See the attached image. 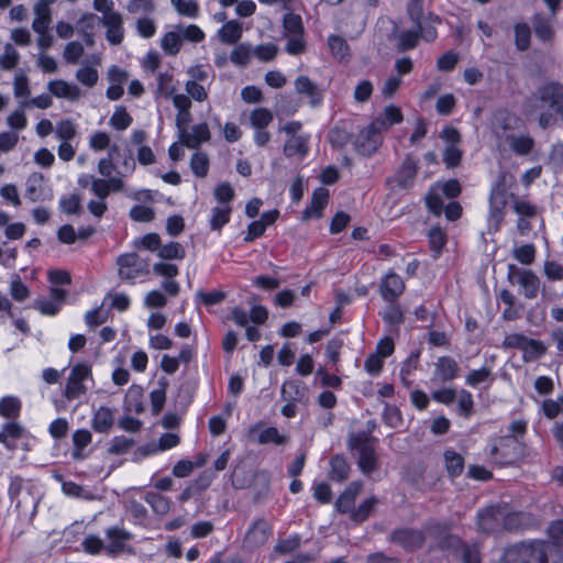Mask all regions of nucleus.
Instances as JSON below:
<instances>
[{
	"label": "nucleus",
	"mask_w": 563,
	"mask_h": 563,
	"mask_svg": "<svg viewBox=\"0 0 563 563\" xmlns=\"http://www.w3.org/2000/svg\"><path fill=\"white\" fill-rule=\"evenodd\" d=\"M499 563H563V550L545 540L518 542L505 549Z\"/></svg>",
	"instance_id": "obj_1"
},
{
	"label": "nucleus",
	"mask_w": 563,
	"mask_h": 563,
	"mask_svg": "<svg viewBox=\"0 0 563 563\" xmlns=\"http://www.w3.org/2000/svg\"><path fill=\"white\" fill-rule=\"evenodd\" d=\"M375 441L376 439L365 431L352 433L347 440L349 449L358 452L357 466L366 476H369L378 467V459L373 444Z\"/></svg>",
	"instance_id": "obj_2"
},
{
	"label": "nucleus",
	"mask_w": 563,
	"mask_h": 563,
	"mask_svg": "<svg viewBox=\"0 0 563 563\" xmlns=\"http://www.w3.org/2000/svg\"><path fill=\"white\" fill-rule=\"evenodd\" d=\"M523 443L517 441L514 437H498L489 448L490 460L500 465H511L519 461L523 455Z\"/></svg>",
	"instance_id": "obj_3"
},
{
	"label": "nucleus",
	"mask_w": 563,
	"mask_h": 563,
	"mask_svg": "<svg viewBox=\"0 0 563 563\" xmlns=\"http://www.w3.org/2000/svg\"><path fill=\"white\" fill-rule=\"evenodd\" d=\"M508 178L515 180L512 175L500 173L489 192V219L495 222L496 229H498L505 217L507 190L511 186V184L508 183Z\"/></svg>",
	"instance_id": "obj_4"
},
{
	"label": "nucleus",
	"mask_w": 563,
	"mask_h": 563,
	"mask_svg": "<svg viewBox=\"0 0 563 563\" xmlns=\"http://www.w3.org/2000/svg\"><path fill=\"white\" fill-rule=\"evenodd\" d=\"M117 265L120 279L132 284L136 278L150 274V260L141 257L137 253L121 254L117 258Z\"/></svg>",
	"instance_id": "obj_5"
},
{
	"label": "nucleus",
	"mask_w": 563,
	"mask_h": 563,
	"mask_svg": "<svg viewBox=\"0 0 563 563\" xmlns=\"http://www.w3.org/2000/svg\"><path fill=\"white\" fill-rule=\"evenodd\" d=\"M384 124L380 120H374L366 129L360 131L353 145L354 150L362 156L373 155L382 143L380 132Z\"/></svg>",
	"instance_id": "obj_6"
},
{
	"label": "nucleus",
	"mask_w": 563,
	"mask_h": 563,
	"mask_svg": "<svg viewBox=\"0 0 563 563\" xmlns=\"http://www.w3.org/2000/svg\"><path fill=\"white\" fill-rule=\"evenodd\" d=\"M418 168V161L408 154L401 165L396 169L395 174L387 179V184L393 189H409L413 186Z\"/></svg>",
	"instance_id": "obj_7"
},
{
	"label": "nucleus",
	"mask_w": 563,
	"mask_h": 563,
	"mask_svg": "<svg viewBox=\"0 0 563 563\" xmlns=\"http://www.w3.org/2000/svg\"><path fill=\"white\" fill-rule=\"evenodd\" d=\"M91 377V368L85 363H78L71 367L70 374L67 378L64 396L68 400H75L86 394L87 388L84 380Z\"/></svg>",
	"instance_id": "obj_8"
},
{
	"label": "nucleus",
	"mask_w": 563,
	"mask_h": 563,
	"mask_svg": "<svg viewBox=\"0 0 563 563\" xmlns=\"http://www.w3.org/2000/svg\"><path fill=\"white\" fill-rule=\"evenodd\" d=\"M389 541L400 545L407 552H413L423 547L426 533L416 528H397L390 533Z\"/></svg>",
	"instance_id": "obj_9"
},
{
	"label": "nucleus",
	"mask_w": 563,
	"mask_h": 563,
	"mask_svg": "<svg viewBox=\"0 0 563 563\" xmlns=\"http://www.w3.org/2000/svg\"><path fill=\"white\" fill-rule=\"evenodd\" d=\"M508 278L511 283L516 279L517 284L523 289V296L527 299H533L538 296L540 289L539 277L530 269H519L516 265L508 266Z\"/></svg>",
	"instance_id": "obj_10"
},
{
	"label": "nucleus",
	"mask_w": 563,
	"mask_h": 563,
	"mask_svg": "<svg viewBox=\"0 0 563 563\" xmlns=\"http://www.w3.org/2000/svg\"><path fill=\"white\" fill-rule=\"evenodd\" d=\"M104 533L109 541L104 551L109 556L114 558L123 552H132V549L126 544L133 538L131 532L119 526H113L106 529Z\"/></svg>",
	"instance_id": "obj_11"
},
{
	"label": "nucleus",
	"mask_w": 563,
	"mask_h": 563,
	"mask_svg": "<svg viewBox=\"0 0 563 563\" xmlns=\"http://www.w3.org/2000/svg\"><path fill=\"white\" fill-rule=\"evenodd\" d=\"M503 508L498 506H490L483 509L477 515L478 530L494 534L503 531Z\"/></svg>",
	"instance_id": "obj_12"
},
{
	"label": "nucleus",
	"mask_w": 563,
	"mask_h": 563,
	"mask_svg": "<svg viewBox=\"0 0 563 563\" xmlns=\"http://www.w3.org/2000/svg\"><path fill=\"white\" fill-rule=\"evenodd\" d=\"M405 291L402 278L395 272H389L379 284V294L386 302H396Z\"/></svg>",
	"instance_id": "obj_13"
},
{
	"label": "nucleus",
	"mask_w": 563,
	"mask_h": 563,
	"mask_svg": "<svg viewBox=\"0 0 563 563\" xmlns=\"http://www.w3.org/2000/svg\"><path fill=\"white\" fill-rule=\"evenodd\" d=\"M272 534V526L265 519L258 518L249 528L245 542L252 548H258L264 545Z\"/></svg>",
	"instance_id": "obj_14"
},
{
	"label": "nucleus",
	"mask_w": 563,
	"mask_h": 563,
	"mask_svg": "<svg viewBox=\"0 0 563 563\" xmlns=\"http://www.w3.org/2000/svg\"><path fill=\"white\" fill-rule=\"evenodd\" d=\"M294 84L296 92L306 96L312 108H317L322 103L323 92L309 77L298 76Z\"/></svg>",
	"instance_id": "obj_15"
},
{
	"label": "nucleus",
	"mask_w": 563,
	"mask_h": 563,
	"mask_svg": "<svg viewBox=\"0 0 563 563\" xmlns=\"http://www.w3.org/2000/svg\"><path fill=\"white\" fill-rule=\"evenodd\" d=\"M100 22L107 27L106 37L109 43L112 45L121 44L124 37L122 15L119 12L103 15Z\"/></svg>",
	"instance_id": "obj_16"
},
{
	"label": "nucleus",
	"mask_w": 563,
	"mask_h": 563,
	"mask_svg": "<svg viewBox=\"0 0 563 563\" xmlns=\"http://www.w3.org/2000/svg\"><path fill=\"white\" fill-rule=\"evenodd\" d=\"M363 487L362 482H351L335 500L334 508L340 514H347L354 510V503Z\"/></svg>",
	"instance_id": "obj_17"
},
{
	"label": "nucleus",
	"mask_w": 563,
	"mask_h": 563,
	"mask_svg": "<svg viewBox=\"0 0 563 563\" xmlns=\"http://www.w3.org/2000/svg\"><path fill=\"white\" fill-rule=\"evenodd\" d=\"M534 96L540 102L553 109L563 97V85L558 81L547 82L537 89Z\"/></svg>",
	"instance_id": "obj_18"
},
{
	"label": "nucleus",
	"mask_w": 563,
	"mask_h": 563,
	"mask_svg": "<svg viewBox=\"0 0 563 563\" xmlns=\"http://www.w3.org/2000/svg\"><path fill=\"white\" fill-rule=\"evenodd\" d=\"M434 366L433 377L442 383L451 382L459 376V364L451 356L439 357Z\"/></svg>",
	"instance_id": "obj_19"
},
{
	"label": "nucleus",
	"mask_w": 563,
	"mask_h": 563,
	"mask_svg": "<svg viewBox=\"0 0 563 563\" xmlns=\"http://www.w3.org/2000/svg\"><path fill=\"white\" fill-rule=\"evenodd\" d=\"M329 201V190L319 187L313 190L310 203L305 208L302 212V219L308 220L310 218H320L322 211Z\"/></svg>",
	"instance_id": "obj_20"
},
{
	"label": "nucleus",
	"mask_w": 563,
	"mask_h": 563,
	"mask_svg": "<svg viewBox=\"0 0 563 563\" xmlns=\"http://www.w3.org/2000/svg\"><path fill=\"white\" fill-rule=\"evenodd\" d=\"M211 133L206 122L192 126L191 132L180 135V142L188 148H198L201 143L209 142Z\"/></svg>",
	"instance_id": "obj_21"
},
{
	"label": "nucleus",
	"mask_w": 563,
	"mask_h": 563,
	"mask_svg": "<svg viewBox=\"0 0 563 563\" xmlns=\"http://www.w3.org/2000/svg\"><path fill=\"white\" fill-rule=\"evenodd\" d=\"M283 153L286 157H295L302 159L309 153V135H292L288 137L284 144Z\"/></svg>",
	"instance_id": "obj_22"
},
{
	"label": "nucleus",
	"mask_w": 563,
	"mask_h": 563,
	"mask_svg": "<svg viewBox=\"0 0 563 563\" xmlns=\"http://www.w3.org/2000/svg\"><path fill=\"white\" fill-rule=\"evenodd\" d=\"M330 470L328 472V478L332 482L343 483L345 482L351 473V465L342 454H334L329 461Z\"/></svg>",
	"instance_id": "obj_23"
},
{
	"label": "nucleus",
	"mask_w": 563,
	"mask_h": 563,
	"mask_svg": "<svg viewBox=\"0 0 563 563\" xmlns=\"http://www.w3.org/2000/svg\"><path fill=\"white\" fill-rule=\"evenodd\" d=\"M114 424V411L106 406L99 407L91 419V428L98 433H108Z\"/></svg>",
	"instance_id": "obj_24"
},
{
	"label": "nucleus",
	"mask_w": 563,
	"mask_h": 563,
	"mask_svg": "<svg viewBox=\"0 0 563 563\" xmlns=\"http://www.w3.org/2000/svg\"><path fill=\"white\" fill-rule=\"evenodd\" d=\"M448 542L455 547V552L463 563H481L479 550L476 545H468L453 536L448 538Z\"/></svg>",
	"instance_id": "obj_25"
},
{
	"label": "nucleus",
	"mask_w": 563,
	"mask_h": 563,
	"mask_svg": "<svg viewBox=\"0 0 563 563\" xmlns=\"http://www.w3.org/2000/svg\"><path fill=\"white\" fill-rule=\"evenodd\" d=\"M242 23L238 20H230L225 22L218 31V37L221 43L233 45L242 37Z\"/></svg>",
	"instance_id": "obj_26"
},
{
	"label": "nucleus",
	"mask_w": 563,
	"mask_h": 563,
	"mask_svg": "<svg viewBox=\"0 0 563 563\" xmlns=\"http://www.w3.org/2000/svg\"><path fill=\"white\" fill-rule=\"evenodd\" d=\"M74 449L71 451V457L76 461H81L87 457L85 448L88 446L92 441V434L87 429H78L73 433L71 437Z\"/></svg>",
	"instance_id": "obj_27"
},
{
	"label": "nucleus",
	"mask_w": 563,
	"mask_h": 563,
	"mask_svg": "<svg viewBox=\"0 0 563 563\" xmlns=\"http://www.w3.org/2000/svg\"><path fill=\"white\" fill-rule=\"evenodd\" d=\"M48 90L52 95L57 98H67L70 100H76L80 96V90L75 85H69L65 80H52L48 82Z\"/></svg>",
	"instance_id": "obj_28"
},
{
	"label": "nucleus",
	"mask_w": 563,
	"mask_h": 563,
	"mask_svg": "<svg viewBox=\"0 0 563 563\" xmlns=\"http://www.w3.org/2000/svg\"><path fill=\"white\" fill-rule=\"evenodd\" d=\"M532 25L534 34L540 41L550 42L554 37V30L550 21L542 13L533 14Z\"/></svg>",
	"instance_id": "obj_29"
},
{
	"label": "nucleus",
	"mask_w": 563,
	"mask_h": 563,
	"mask_svg": "<svg viewBox=\"0 0 563 563\" xmlns=\"http://www.w3.org/2000/svg\"><path fill=\"white\" fill-rule=\"evenodd\" d=\"M443 457L449 476L459 477L464 471V457L451 449L444 451Z\"/></svg>",
	"instance_id": "obj_30"
},
{
	"label": "nucleus",
	"mask_w": 563,
	"mask_h": 563,
	"mask_svg": "<svg viewBox=\"0 0 563 563\" xmlns=\"http://www.w3.org/2000/svg\"><path fill=\"white\" fill-rule=\"evenodd\" d=\"M515 46L519 52H526L531 45V27L526 22H518L514 25Z\"/></svg>",
	"instance_id": "obj_31"
},
{
	"label": "nucleus",
	"mask_w": 563,
	"mask_h": 563,
	"mask_svg": "<svg viewBox=\"0 0 563 563\" xmlns=\"http://www.w3.org/2000/svg\"><path fill=\"white\" fill-rule=\"evenodd\" d=\"M21 401L14 396H4L0 399V416L5 419L15 420L21 412Z\"/></svg>",
	"instance_id": "obj_32"
},
{
	"label": "nucleus",
	"mask_w": 563,
	"mask_h": 563,
	"mask_svg": "<svg viewBox=\"0 0 563 563\" xmlns=\"http://www.w3.org/2000/svg\"><path fill=\"white\" fill-rule=\"evenodd\" d=\"M284 400L299 402L305 397V385L300 380H286L282 386Z\"/></svg>",
	"instance_id": "obj_33"
},
{
	"label": "nucleus",
	"mask_w": 563,
	"mask_h": 563,
	"mask_svg": "<svg viewBox=\"0 0 563 563\" xmlns=\"http://www.w3.org/2000/svg\"><path fill=\"white\" fill-rule=\"evenodd\" d=\"M231 212L232 207L230 205L212 208L209 220L210 229L220 231L230 221Z\"/></svg>",
	"instance_id": "obj_34"
},
{
	"label": "nucleus",
	"mask_w": 563,
	"mask_h": 563,
	"mask_svg": "<svg viewBox=\"0 0 563 563\" xmlns=\"http://www.w3.org/2000/svg\"><path fill=\"white\" fill-rule=\"evenodd\" d=\"M210 166L209 156L206 152L197 151L190 158V169L198 178H205L208 175Z\"/></svg>",
	"instance_id": "obj_35"
},
{
	"label": "nucleus",
	"mask_w": 563,
	"mask_h": 563,
	"mask_svg": "<svg viewBox=\"0 0 563 563\" xmlns=\"http://www.w3.org/2000/svg\"><path fill=\"white\" fill-rule=\"evenodd\" d=\"M508 140L511 151L520 156L530 154L534 147V140L530 135H511Z\"/></svg>",
	"instance_id": "obj_36"
},
{
	"label": "nucleus",
	"mask_w": 563,
	"mask_h": 563,
	"mask_svg": "<svg viewBox=\"0 0 563 563\" xmlns=\"http://www.w3.org/2000/svg\"><path fill=\"white\" fill-rule=\"evenodd\" d=\"M495 123L503 132L516 130L519 128L521 120L515 113L508 110H499L495 114Z\"/></svg>",
	"instance_id": "obj_37"
},
{
	"label": "nucleus",
	"mask_w": 563,
	"mask_h": 563,
	"mask_svg": "<svg viewBox=\"0 0 563 563\" xmlns=\"http://www.w3.org/2000/svg\"><path fill=\"white\" fill-rule=\"evenodd\" d=\"M144 499L156 515L165 516L170 509V500L156 492H147Z\"/></svg>",
	"instance_id": "obj_38"
},
{
	"label": "nucleus",
	"mask_w": 563,
	"mask_h": 563,
	"mask_svg": "<svg viewBox=\"0 0 563 563\" xmlns=\"http://www.w3.org/2000/svg\"><path fill=\"white\" fill-rule=\"evenodd\" d=\"M377 503L378 500L374 496L365 499L362 504L358 505L357 508H354V510H352L350 515L351 520L354 521L355 523L364 522L365 520L368 519Z\"/></svg>",
	"instance_id": "obj_39"
},
{
	"label": "nucleus",
	"mask_w": 563,
	"mask_h": 563,
	"mask_svg": "<svg viewBox=\"0 0 563 563\" xmlns=\"http://www.w3.org/2000/svg\"><path fill=\"white\" fill-rule=\"evenodd\" d=\"M396 48L398 52L413 49L419 43V33L416 30L401 31L396 35Z\"/></svg>",
	"instance_id": "obj_40"
},
{
	"label": "nucleus",
	"mask_w": 563,
	"mask_h": 563,
	"mask_svg": "<svg viewBox=\"0 0 563 563\" xmlns=\"http://www.w3.org/2000/svg\"><path fill=\"white\" fill-rule=\"evenodd\" d=\"M456 412L463 418H471L474 413V400L472 394L466 389L459 391Z\"/></svg>",
	"instance_id": "obj_41"
},
{
	"label": "nucleus",
	"mask_w": 563,
	"mask_h": 563,
	"mask_svg": "<svg viewBox=\"0 0 563 563\" xmlns=\"http://www.w3.org/2000/svg\"><path fill=\"white\" fill-rule=\"evenodd\" d=\"M257 442L260 444L274 443L277 445H284L288 442V438L280 434L277 428L267 427L258 433Z\"/></svg>",
	"instance_id": "obj_42"
},
{
	"label": "nucleus",
	"mask_w": 563,
	"mask_h": 563,
	"mask_svg": "<svg viewBox=\"0 0 563 563\" xmlns=\"http://www.w3.org/2000/svg\"><path fill=\"white\" fill-rule=\"evenodd\" d=\"M35 18L32 23V29L36 33H45L48 30L51 19V10L45 7H34Z\"/></svg>",
	"instance_id": "obj_43"
},
{
	"label": "nucleus",
	"mask_w": 563,
	"mask_h": 563,
	"mask_svg": "<svg viewBox=\"0 0 563 563\" xmlns=\"http://www.w3.org/2000/svg\"><path fill=\"white\" fill-rule=\"evenodd\" d=\"M157 255L162 260H183L186 256L185 247L178 242H169L168 244L161 245Z\"/></svg>",
	"instance_id": "obj_44"
},
{
	"label": "nucleus",
	"mask_w": 563,
	"mask_h": 563,
	"mask_svg": "<svg viewBox=\"0 0 563 563\" xmlns=\"http://www.w3.org/2000/svg\"><path fill=\"white\" fill-rule=\"evenodd\" d=\"M328 45L331 54L339 59H344L350 55V46L347 42L339 35H330L328 37Z\"/></svg>",
	"instance_id": "obj_45"
},
{
	"label": "nucleus",
	"mask_w": 563,
	"mask_h": 563,
	"mask_svg": "<svg viewBox=\"0 0 563 563\" xmlns=\"http://www.w3.org/2000/svg\"><path fill=\"white\" fill-rule=\"evenodd\" d=\"M328 140L332 147L342 148L352 140V134L342 126H334L329 131Z\"/></svg>",
	"instance_id": "obj_46"
},
{
	"label": "nucleus",
	"mask_w": 563,
	"mask_h": 563,
	"mask_svg": "<svg viewBox=\"0 0 563 563\" xmlns=\"http://www.w3.org/2000/svg\"><path fill=\"white\" fill-rule=\"evenodd\" d=\"M547 164L554 173H563V143L558 142L551 146Z\"/></svg>",
	"instance_id": "obj_47"
},
{
	"label": "nucleus",
	"mask_w": 563,
	"mask_h": 563,
	"mask_svg": "<svg viewBox=\"0 0 563 563\" xmlns=\"http://www.w3.org/2000/svg\"><path fill=\"white\" fill-rule=\"evenodd\" d=\"M273 113L266 108L254 109L250 120L254 129H266L273 122Z\"/></svg>",
	"instance_id": "obj_48"
},
{
	"label": "nucleus",
	"mask_w": 563,
	"mask_h": 563,
	"mask_svg": "<svg viewBox=\"0 0 563 563\" xmlns=\"http://www.w3.org/2000/svg\"><path fill=\"white\" fill-rule=\"evenodd\" d=\"M60 210L66 214H79L82 210L81 199L77 194L64 196L59 200Z\"/></svg>",
	"instance_id": "obj_49"
},
{
	"label": "nucleus",
	"mask_w": 563,
	"mask_h": 563,
	"mask_svg": "<svg viewBox=\"0 0 563 563\" xmlns=\"http://www.w3.org/2000/svg\"><path fill=\"white\" fill-rule=\"evenodd\" d=\"M514 211L523 218H534L537 216V207L531 202L519 199L516 195H510Z\"/></svg>",
	"instance_id": "obj_50"
},
{
	"label": "nucleus",
	"mask_w": 563,
	"mask_h": 563,
	"mask_svg": "<svg viewBox=\"0 0 563 563\" xmlns=\"http://www.w3.org/2000/svg\"><path fill=\"white\" fill-rule=\"evenodd\" d=\"M135 249H144L151 252H159L162 240L157 233H147L133 242Z\"/></svg>",
	"instance_id": "obj_51"
},
{
	"label": "nucleus",
	"mask_w": 563,
	"mask_h": 563,
	"mask_svg": "<svg viewBox=\"0 0 563 563\" xmlns=\"http://www.w3.org/2000/svg\"><path fill=\"white\" fill-rule=\"evenodd\" d=\"M55 134L59 140L69 142L76 136L77 129L70 119H64L56 123Z\"/></svg>",
	"instance_id": "obj_52"
},
{
	"label": "nucleus",
	"mask_w": 563,
	"mask_h": 563,
	"mask_svg": "<svg viewBox=\"0 0 563 563\" xmlns=\"http://www.w3.org/2000/svg\"><path fill=\"white\" fill-rule=\"evenodd\" d=\"M375 120H380L384 124V130H386L394 124L400 123L402 121V113L398 107L390 104Z\"/></svg>",
	"instance_id": "obj_53"
},
{
	"label": "nucleus",
	"mask_w": 563,
	"mask_h": 563,
	"mask_svg": "<svg viewBox=\"0 0 563 563\" xmlns=\"http://www.w3.org/2000/svg\"><path fill=\"white\" fill-rule=\"evenodd\" d=\"M162 48L168 55H176L181 46L179 32H167L162 38Z\"/></svg>",
	"instance_id": "obj_54"
},
{
	"label": "nucleus",
	"mask_w": 563,
	"mask_h": 563,
	"mask_svg": "<svg viewBox=\"0 0 563 563\" xmlns=\"http://www.w3.org/2000/svg\"><path fill=\"white\" fill-rule=\"evenodd\" d=\"M283 25L290 35H303L302 19L299 14L287 13L284 15Z\"/></svg>",
	"instance_id": "obj_55"
},
{
	"label": "nucleus",
	"mask_w": 563,
	"mask_h": 563,
	"mask_svg": "<svg viewBox=\"0 0 563 563\" xmlns=\"http://www.w3.org/2000/svg\"><path fill=\"white\" fill-rule=\"evenodd\" d=\"M176 11L184 16L197 18L199 5L196 0H170Z\"/></svg>",
	"instance_id": "obj_56"
},
{
	"label": "nucleus",
	"mask_w": 563,
	"mask_h": 563,
	"mask_svg": "<svg viewBox=\"0 0 563 563\" xmlns=\"http://www.w3.org/2000/svg\"><path fill=\"white\" fill-rule=\"evenodd\" d=\"M134 444L135 442L133 439L124 435L114 437L108 448V453L111 455H121L129 452Z\"/></svg>",
	"instance_id": "obj_57"
},
{
	"label": "nucleus",
	"mask_w": 563,
	"mask_h": 563,
	"mask_svg": "<svg viewBox=\"0 0 563 563\" xmlns=\"http://www.w3.org/2000/svg\"><path fill=\"white\" fill-rule=\"evenodd\" d=\"M503 530L515 532L522 528L523 515L521 512H506L503 508Z\"/></svg>",
	"instance_id": "obj_58"
},
{
	"label": "nucleus",
	"mask_w": 563,
	"mask_h": 563,
	"mask_svg": "<svg viewBox=\"0 0 563 563\" xmlns=\"http://www.w3.org/2000/svg\"><path fill=\"white\" fill-rule=\"evenodd\" d=\"M161 387L157 389H154L150 394L151 399V406H152V412L153 415H158L165 404L166 400V382H159Z\"/></svg>",
	"instance_id": "obj_59"
},
{
	"label": "nucleus",
	"mask_w": 563,
	"mask_h": 563,
	"mask_svg": "<svg viewBox=\"0 0 563 563\" xmlns=\"http://www.w3.org/2000/svg\"><path fill=\"white\" fill-rule=\"evenodd\" d=\"M132 123V117L124 107H118L110 119V124L115 130L123 131Z\"/></svg>",
	"instance_id": "obj_60"
},
{
	"label": "nucleus",
	"mask_w": 563,
	"mask_h": 563,
	"mask_svg": "<svg viewBox=\"0 0 563 563\" xmlns=\"http://www.w3.org/2000/svg\"><path fill=\"white\" fill-rule=\"evenodd\" d=\"M488 379L493 380L492 371L489 367L483 366L479 369L471 371L465 378V383L468 386L476 388L479 384Z\"/></svg>",
	"instance_id": "obj_61"
},
{
	"label": "nucleus",
	"mask_w": 563,
	"mask_h": 563,
	"mask_svg": "<svg viewBox=\"0 0 563 563\" xmlns=\"http://www.w3.org/2000/svg\"><path fill=\"white\" fill-rule=\"evenodd\" d=\"M19 58L18 51L8 43L4 46V53L0 56V66L5 70H11L16 67Z\"/></svg>",
	"instance_id": "obj_62"
},
{
	"label": "nucleus",
	"mask_w": 563,
	"mask_h": 563,
	"mask_svg": "<svg viewBox=\"0 0 563 563\" xmlns=\"http://www.w3.org/2000/svg\"><path fill=\"white\" fill-rule=\"evenodd\" d=\"M548 536L551 539L549 544L563 550V519L555 520L548 527Z\"/></svg>",
	"instance_id": "obj_63"
},
{
	"label": "nucleus",
	"mask_w": 563,
	"mask_h": 563,
	"mask_svg": "<svg viewBox=\"0 0 563 563\" xmlns=\"http://www.w3.org/2000/svg\"><path fill=\"white\" fill-rule=\"evenodd\" d=\"M213 195L216 200L222 206L230 205L235 197L233 187L227 181L217 185Z\"/></svg>",
	"instance_id": "obj_64"
}]
</instances>
